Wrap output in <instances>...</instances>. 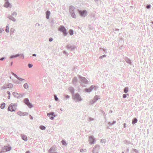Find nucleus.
<instances>
[{"mask_svg":"<svg viewBox=\"0 0 153 153\" xmlns=\"http://www.w3.org/2000/svg\"><path fill=\"white\" fill-rule=\"evenodd\" d=\"M123 96L124 98H125L126 97V95L124 94L123 95Z\"/></svg>","mask_w":153,"mask_h":153,"instance_id":"c756f323","label":"nucleus"},{"mask_svg":"<svg viewBox=\"0 0 153 153\" xmlns=\"http://www.w3.org/2000/svg\"><path fill=\"white\" fill-rule=\"evenodd\" d=\"M69 34L70 35H72L73 34V32L72 30L70 29L69 30Z\"/></svg>","mask_w":153,"mask_h":153,"instance_id":"412c9836","label":"nucleus"},{"mask_svg":"<svg viewBox=\"0 0 153 153\" xmlns=\"http://www.w3.org/2000/svg\"><path fill=\"white\" fill-rule=\"evenodd\" d=\"M95 87V86H92L91 87L90 89H86L87 91L88 92H90L92 90V89L93 88H94Z\"/></svg>","mask_w":153,"mask_h":153,"instance_id":"9b49d317","label":"nucleus"},{"mask_svg":"<svg viewBox=\"0 0 153 153\" xmlns=\"http://www.w3.org/2000/svg\"><path fill=\"white\" fill-rule=\"evenodd\" d=\"M24 86L25 88L27 89L28 87V85L27 83H25L24 84Z\"/></svg>","mask_w":153,"mask_h":153,"instance_id":"a211bd4d","label":"nucleus"},{"mask_svg":"<svg viewBox=\"0 0 153 153\" xmlns=\"http://www.w3.org/2000/svg\"><path fill=\"white\" fill-rule=\"evenodd\" d=\"M79 13L80 15L82 16H85L87 15V12L86 10L79 11Z\"/></svg>","mask_w":153,"mask_h":153,"instance_id":"39448f33","label":"nucleus"},{"mask_svg":"<svg viewBox=\"0 0 153 153\" xmlns=\"http://www.w3.org/2000/svg\"><path fill=\"white\" fill-rule=\"evenodd\" d=\"M20 54H17L15 55V56H11L10 58L16 57H18L19 56H20Z\"/></svg>","mask_w":153,"mask_h":153,"instance_id":"dca6fc26","label":"nucleus"},{"mask_svg":"<svg viewBox=\"0 0 153 153\" xmlns=\"http://www.w3.org/2000/svg\"><path fill=\"white\" fill-rule=\"evenodd\" d=\"M19 112H18V114H19Z\"/></svg>","mask_w":153,"mask_h":153,"instance_id":"a19ab883","label":"nucleus"},{"mask_svg":"<svg viewBox=\"0 0 153 153\" xmlns=\"http://www.w3.org/2000/svg\"><path fill=\"white\" fill-rule=\"evenodd\" d=\"M102 56L100 57V58H101Z\"/></svg>","mask_w":153,"mask_h":153,"instance_id":"37998d69","label":"nucleus"},{"mask_svg":"<svg viewBox=\"0 0 153 153\" xmlns=\"http://www.w3.org/2000/svg\"><path fill=\"white\" fill-rule=\"evenodd\" d=\"M150 7V6H149V5H148L147 6V8L148 9Z\"/></svg>","mask_w":153,"mask_h":153,"instance_id":"f704fd0d","label":"nucleus"},{"mask_svg":"<svg viewBox=\"0 0 153 153\" xmlns=\"http://www.w3.org/2000/svg\"><path fill=\"white\" fill-rule=\"evenodd\" d=\"M137 120L136 119V118H134V120L132 121V123L133 124H135L136 123H137Z\"/></svg>","mask_w":153,"mask_h":153,"instance_id":"2eb2a0df","label":"nucleus"},{"mask_svg":"<svg viewBox=\"0 0 153 153\" xmlns=\"http://www.w3.org/2000/svg\"><path fill=\"white\" fill-rule=\"evenodd\" d=\"M152 24H153V22H152Z\"/></svg>","mask_w":153,"mask_h":153,"instance_id":"79ce46f5","label":"nucleus"},{"mask_svg":"<svg viewBox=\"0 0 153 153\" xmlns=\"http://www.w3.org/2000/svg\"><path fill=\"white\" fill-rule=\"evenodd\" d=\"M54 114V113L53 112H51L50 113H48L47 114V115L50 117V119H51V120H53L54 119V117H51V115L53 116V114Z\"/></svg>","mask_w":153,"mask_h":153,"instance_id":"6e6552de","label":"nucleus"},{"mask_svg":"<svg viewBox=\"0 0 153 153\" xmlns=\"http://www.w3.org/2000/svg\"><path fill=\"white\" fill-rule=\"evenodd\" d=\"M4 31L3 29L0 28V33H2Z\"/></svg>","mask_w":153,"mask_h":153,"instance_id":"cd10ccee","label":"nucleus"},{"mask_svg":"<svg viewBox=\"0 0 153 153\" xmlns=\"http://www.w3.org/2000/svg\"><path fill=\"white\" fill-rule=\"evenodd\" d=\"M50 12L49 11H47L46 12V16L47 19H49V15L50 14Z\"/></svg>","mask_w":153,"mask_h":153,"instance_id":"1a4fd4ad","label":"nucleus"},{"mask_svg":"<svg viewBox=\"0 0 153 153\" xmlns=\"http://www.w3.org/2000/svg\"><path fill=\"white\" fill-rule=\"evenodd\" d=\"M11 19L13 20V21H15V18H13V19H12V16H11L10 17V18Z\"/></svg>","mask_w":153,"mask_h":153,"instance_id":"c85d7f7f","label":"nucleus"},{"mask_svg":"<svg viewBox=\"0 0 153 153\" xmlns=\"http://www.w3.org/2000/svg\"><path fill=\"white\" fill-rule=\"evenodd\" d=\"M5 103L3 102L2 104L0 106V108L1 109H4L5 106Z\"/></svg>","mask_w":153,"mask_h":153,"instance_id":"f8f14e48","label":"nucleus"},{"mask_svg":"<svg viewBox=\"0 0 153 153\" xmlns=\"http://www.w3.org/2000/svg\"><path fill=\"white\" fill-rule=\"evenodd\" d=\"M53 40V39L52 38H49V41L50 42H51Z\"/></svg>","mask_w":153,"mask_h":153,"instance_id":"7c9ffc66","label":"nucleus"},{"mask_svg":"<svg viewBox=\"0 0 153 153\" xmlns=\"http://www.w3.org/2000/svg\"><path fill=\"white\" fill-rule=\"evenodd\" d=\"M74 99L77 100V101H81V98H80L79 95V94H77L75 95L74 97Z\"/></svg>","mask_w":153,"mask_h":153,"instance_id":"423d86ee","label":"nucleus"},{"mask_svg":"<svg viewBox=\"0 0 153 153\" xmlns=\"http://www.w3.org/2000/svg\"><path fill=\"white\" fill-rule=\"evenodd\" d=\"M62 143L63 144V145H65V146H66V145H67V143H66L65 142V141L64 140H62Z\"/></svg>","mask_w":153,"mask_h":153,"instance_id":"5701e85b","label":"nucleus"},{"mask_svg":"<svg viewBox=\"0 0 153 153\" xmlns=\"http://www.w3.org/2000/svg\"><path fill=\"white\" fill-rule=\"evenodd\" d=\"M13 64V62H11V65L12 66Z\"/></svg>","mask_w":153,"mask_h":153,"instance_id":"58836bf2","label":"nucleus"},{"mask_svg":"<svg viewBox=\"0 0 153 153\" xmlns=\"http://www.w3.org/2000/svg\"><path fill=\"white\" fill-rule=\"evenodd\" d=\"M15 31V29L13 28H11L10 30L11 34H13Z\"/></svg>","mask_w":153,"mask_h":153,"instance_id":"f3484780","label":"nucleus"},{"mask_svg":"<svg viewBox=\"0 0 153 153\" xmlns=\"http://www.w3.org/2000/svg\"><path fill=\"white\" fill-rule=\"evenodd\" d=\"M11 74L13 75H14L15 77L17 78L18 79H19V77L17 76L16 75V74H15L13 72H12Z\"/></svg>","mask_w":153,"mask_h":153,"instance_id":"4be33fe9","label":"nucleus"},{"mask_svg":"<svg viewBox=\"0 0 153 153\" xmlns=\"http://www.w3.org/2000/svg\"><path fill=\"white\" fill-rule=\"evenodd\" d=\"M8 98L9 99L10 98V95H9V96L8 97Z\"/></svg>","mask_w":153,"mask_h":153,"instance_id":"4c0bfd02","label":"nucleus"},{"mask_svg":"<svg viewBox=\"0 0 153 153\" xmlns=\"http://www.w3.org/2000/svg\"><path fill=\"white\" fill-rule=\"evenodd\" d=\"M11 149V147L9 146H5L3 147L2 151L4 152H5L9 151Z\"/></svg>","mask_w":153,"mask_h":153,"instance_id":"20e7f679","label":"nucleus"},{"mask_svg":"<svg viewBox=\"0 0 153 153\" xmlns=\"http://www.w3.org/2000/svg\"><path fill=\"white\" fill-rule=\"evenodd\" d=\"M90 141L91 143H93L94 139L92 137H89Z\"/></svg>","mask_w":153,"mask_h":153,"instance_id":"9d476101","label":"nucleus"},{"mask_svg":"<svg viewBox=\"0 0 153 153\" xmlns=\"http://www.w3.org/2000/svg\"><path fill=\"white\" fill-rule=\"evenodd\" d=\"M28 66L30 68H31L32 67V65L31 64H28Z\"/></svg>","mask_w":153,"mask_h":153,"instance_id":"a878e982","label":"nucleus"},{"mask_svg":"<svg viewBox=\"0 0 153 153\" xmlns=\"http://www.w3.org/2000/svg\"><path fill=\"white\" fill-rule=\"evenodd\" d=\"M0 153H2V152H0Z\"/></svg>","mask_w":153,"mask_h":153,"instance_id":"c03bdc74","label":"nucleus"},{"mask_svg":"<svg viewBox=\"0 0 153 153\" xmlns=\"http://www.w3.org/2000/svg\"><path fill=\"white\" fill-rule=\"evenodd\" d=\"M58 30L62 31L65 36L67 34V33L66 32V29L63 26H60L58 29Z\"/></svg>","mask_w":153,"mask_h":153,"instance_id":"f03ea898","label":"nucleus"},{"mask_svg":"<svg viewBox=\"0 0 153 153\" xmlns=\"http://www.w3.org/2000/svg\"><path fill=\"white\" fill-rule=\"evenodd\" d=\"M4 6L6 7H11V4L9 3V2L6 1L5 3L4 4Z\"/></svg>","mask_w":153,"mask_h":153,"instance_id":"0eeeda50","label":"nucleus"},{"mask_svg":"<svg viewBox=\"0 0 153 153\" xmlns=\"http://www.w3.org/2000/svg\"><path fill=\"white\" fill-rule=\"evenodd\" d=\"M26 153H30V151H26Z\"/></svg>","mask_w":153,"mask_h":153,"instance_id":"c9c22d12","label":"nucleus"},{"mask_svg":"<svg viewBox=\"0 0 153 153\" xmlns=\"http://www.w3.org/2000/svg\"><path fill=\"white\" fill-rule=\"evenodd\" d=\"M128 87H125L124 89V91L125 93L128 92Z\"/></svg>","mask_w":153,"mask_h":153,"instance_id":"6ab92c4d","label":"nucleus"},{"mask_svg":"<svg viewBox=\"0 0 153 153\" xmlns=\"http://www.w3.org/2000/svg\"><path fill=\"white\" fill-rule=\"evenodd\" d=\"M40 128L42 130H45V127L44 126H41Z\"/></svg>","mask_w":153,"mask_h":153,"instance_id":"aec40b11","label":"nucleus"},{"mask_svg":"<svg viewBox=\"0 0 153 153\" xmlns=\"http://www.w3.org/2000/svg\"><path fill=\"white\" fill-rule=\"evenodd\" d=\"M17 105L16 104L11 103L8 107V110L9 111H15L17 109Z\"/></svg>","mask_w":153,"mask_h":153,"instance_id":"f257e3e1","label":"nucleus"},{"mask_svg":"<svg viewBox=\"0 0 153 153\" xmlns=\"http://www.w3.org/2000/svg\"><path fill=\"white\" fill-rule=\"evenodd\" d=\"M55 100L56 101H57L58 98L57 97H56V95L55 96Z\"/></svg>","mask_w":153,"mask_h":153,"instance_id":"2f4dec72","label":"nucleus"},{"mask_svg":"<svg viewBox=\"0 0 153 153\" xmlns=\"http://www.w3.org/2000/svg\"><path fill=\"white\" fill-rule=\"evenodd\" d=\"M33 56H36V54H33Z\"/></svg>","mask_w":153,"mask_h":153,"instance_id":"e433bc0d","label":"nucleus"},{"mask_svg":"<svg viewBox=\"0 0 153 153\" xmlns=\"http://www.w3.org/2000/svg\"><path fill=\"white\" fill-rule=\"evenodd\" d=\"M24 103L26 104L30 108H31L33 107V105L30 103V101L28 99H25L24 101Z\"/></svg>","mask_w":153,"mask_h":153,"instance_id":"7ed1b4c3","label":"nucleus"},{"mask_svg":"<svg viewBox=\"0 0 153 153\" xmlns=\"http://www.w3.org/2000/svg\"><path fill=\"white\" fill-rule=\"evenodd\" d=\"M4 57H2V58H1L0 59V60H3L4 59Z\"/></svg>","mask_w":153,"mask_h":153,"instance_id":"473e14b6","label":"nucleus"},{"mask_svg":"<svg viewBox=\"0 0 153 153\" xmlns=\"http://www.w3.org/2000/svg\"><path fill=\"white\" fill-rule=\"evenodd\" d=\"M9 26L7 25L6 27V28L5 29V31L6 32L8 33L9 32Z\"/></svg>","mask_w":153,"mask_h":153,"instance_id":"4468645a","label":"nucleus"},{"mask_svg":"<svg viewBox=\"0 0 153 153\" xmlns=\"http://www.w3.org/2000/svg\"><path fill=\"white\" fill-rule=\"evenodd\" d=\"M13 87V85L11 84H9V85H8L7 87L6 88H11Z\"/></svg>","mask_w":153,"mask_h":153,"instance_id":"b1692460","label":"nucleus"},{"mask_svg":"<svg viewBox=\"0 0 153 153\" xmlns=\"http://www.w3.org/2000/svg\"><path fill=\"white\" fill-rule=\"evenodd\" d=\"M11 15L13 16H16L17 15V13L16 12H13L11 14Z\"/></svg>","mask_w":153,"mask_h":153,"instance_id":"393cba45","label":"nucleus"},{"mask_svg":"<svg viewBox=\"0 0 153 153\" xmlns=\"http://www.w3.org/2000/svg\"><path fill=\"white\" fill-rule=\"evenodd\" d=\"M124 127H126V126H125V124H124Z\"/></svg>","mask_w":153,"mask_h":153,"instance_id":"ea45409f","label":"nucleus"},{"mask_svg":"<svg viewBox=\"0 0 153 153\" xmlns=\"http://www.w3.org/2000/svg\"><path fill=\"white\" fill-rule=\"evenodd\" d=\"M22 137L24 140L25 141H27V137L26 136L23 135V136H22Z\"/></svg>","mask_w":153,"mask_h":153,"instance_id":"ddd939ff","label":"nucleus"},{"mask_svg":"<svg viewBox=\"0 0 153 153\" xmlns=\"http://www.w3.org/2000/svg\"><path fill=\"white\" fill-rule=\"evenodd\" d=\"M7 94L9 95H10V93L9 91H7Z\"/></svg>","mask_w":153,"mask_h":153,"instance_id":"72a5a7b5","label":"nucleus"},{"mask_svg":"<svg viewBox=\"0 0 153 153\" xmlns=\"http://www.w3.org/2000/svg\"><path fill=\"white\" fill-rule=\"evenodd\" d=\"M72 16L74 18H75L76 15L75 14H74V13L72 14Z\"/></svg>","mask_w":153,"mask_h":153,"instance_id":"bb28decb","label":"nucleus"}]
</instances>
